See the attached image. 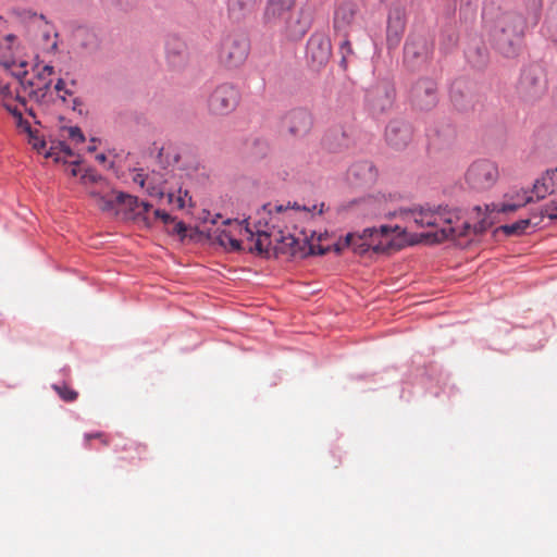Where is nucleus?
<instances>
[{"instance_id":"680f3d73","label":"nucleus","mask_w":557,"mask_h":557,"mask_svg":"<svg viewBox=\"0 0 557 557\" xmlns=\"http://www.w3.org/2000/svg\"><path fill=\"white\" fill-rule=\"evenodd\" d=\"M10 75L13 76L18 83L22 82L28 74L27 70L12 71L9 69Z\"/></svg>"},{"instance_id":"473e14b6","label":"nucleus","mask_w":557,"mask_h":557,"mask_svg":"<svg viewBox=\"0 0 557 557\" xmlns=\"http://www.w3.org/2000/svg\"><path fill=\"white\" fill-rule=\"evenodd\" d=\"M397 231L401 232L404 235H407V233L404 230H401L398 225L392 227L391 225L383 224L380 227H375V232L372 233L371 238H374L376 243L379 240L386 242V239H394V237H392V234ZM395 240L403 244L404 247L406 246L403 238H395Z\"/></svg>"},{"instance_id":"c756f323","label":"nucleus","mask_w":557,"mask_h":557,"mask_svg":"<svg viewBox=\"0 0 557 557\" xmlns=\"http://www.w3.org/2000/svg\"><path fill=\"white\" fill-rule=\"evenodd\" d=\"M79 183L84 186L88 184H97L100 189H107L110 187V182L107 177L99 174L95 168L88 166L79 176Z\"/></svg>"},{"instance_id":"412c9836","label":"nucleus","mask_w":557,"mask_h":557,"mask_svg":"<svg viewBox=\"0 0 557 557\" xmlns=\"http://www.w3.org/2000/svg\"><path fill=\"white\" fill-rule=\"evenodd\" d=\"M540 225L541 219H539L535 209H532L530 212V218L519 219L511 224L499 225L493 231V234L496 235L497 233L502 232L506 237H517L524 235L530 226L536 228L540 227Z\"/></svg>"},{"instance_id":"7ed1b4c3","label":"nucleus","mask_w":557,"mask_h":557,"mask_svg":"<svg viewBox=\"0 0 557 557\" xmlns=\"http://www.w3.org/2000/svg\"><path fill=\"white\" fill-rule=\"evenodd\" d=\"M548 89L545 69L539 63L523 65L516 84L519 100L533 106L540 101Z\"/></svg>"},{"instance_id":"dca6fc26","label":"nucleus","mask_w":557,"mask_h":557,"mask_svg":"<svg viewBox=\"0 0 557 557\" xmlns=\"http://www.w3.org/2000/svg\"><path fill=\"white\" fill-rule=\"evenodd\" d=\"M282 124L289 135L296 138H301L311 131L313 117L307 109L295 108L284 115Z\"/></svg>"},{"instance_id":"7c9ffc66","label":"nucleus","mask_w":557,"mask_h":557,"mask_svg":"<svg viewBox=\"0 0 557 557\" xmlns=\"http://www.w3.org/2000/svg\"><path fill=\"white\" fill-rule=\"evenodd\" d=\"M341 37L342 40L338 44V53L341 55L338 65L342 70L346 71L348 67V63L351 61V59L355 58V52L349 40V35Z\"/></svg>"},{"instance_id":"4c0bfd02","label":"nucleus","mask_w":557,"mask_h":557,"mask_svg":"<svg viewBox=\"0 0 557 557\" xmlns=\"http://www.w3.org/2000/svg\"><path fill=\"white\" fill-rule=\"evenodd\" d=\"M485 211L486 212L484 216L473 224L474 236L484 235L487 232V230L491 228L494 224V221L491 219V213H493V211L490 205L485 206Z\"/></svg>"},{"instance_id":"f03ea898","label":"nucleus","mask_w":557,"mask_h":557,"mask_svg":"<svg viewBox=\"0 0 557 557\" xmlns=\"http://www.w3.org/2000/svg\"><path fill=\"white\" fill-rule=\"evenodd\" d=\"M171 236H177L180 242L184 243L188 239L191 243H210L216 244L230 252H239L244 250L243 242L235 238L230 231L220 227H209L206 231L199 227H191L184 221L180 220L172 231H168Z\"/></svg>"},{"instance_id":"338daca9","label":"nucleus","mask_w":557,"mask_h":557,"mask_svg":"<svg viewBox=\"0 0 557 557\" xmlns=\"http://www.w3.org/2000/svg\"><path fill=\"white\" fill-rule=\"evenodd\" d=\"M435 133L438 137L441 136H444V137H453L454 134H455V129L454 127H451L450 125L447 126V129L442 134L440 131L435 129Z\"/></svg>"},{"instance_id":"4d7b16f0","label":"nucleus","mask_w":557,"mask_h":557,"mask_svg":"<svg viewBox=\"0 0 557 557\" xmlns=\"http://www.w3.org/2000/svg\"><path fill=\"white\" fill-rule=\"evenodd\" d=\"M83 158L81 157V154H77V158L73 161H69L67 164H71L72 165V169L70 171V175L71 176H77L79 174V169L78 166L83 163Z\"/></svg>"},{"instance_id":"c85d7f7f","label":"nucleus","mask_w":557,"mask_h":557,"mask_svg":"<svg viewBox=\"0 0 557 557\" xmlns=\"http://www.w3.org/2000/svg\"><path fill=\"white\" fill-rule=\"evenodd\" d=\"M246 148L249 157L253 160H262L270 152V143L267 138L256 136L247 140Z\"/></svg>"},{"instance_id":"bb28decb","label":"nucleus","mask_w":557,"mask_h":557,"mask_svg":"<svg viewBox=\"0 0 557 557\" xmlns=\"http://www.w3.org/2000/svg\"><path fill=\"white\" fill-rule=\"evenodd\" d=\"M255 7V0H228L227 13L228 17L235 22H242L248 14H250Z\"/></svg>"},{"instance_id":"09e8293b","label":"nucleus","mask_w":557,"mask_h":557,"mask_svg":"<svg viewBox=\"0 0 557 557\" xmlns=\"http://www.w3.org/2000/svg\"><path fill=\"white\" fill-rule=\"evenodd\" d=\"M62 129H66L69 132V137L74 140L76 144H83L86 140V137L81 129L79 126H64Z\"/></svg>"},{"instance_id":"72a5a7b5","label":"nucleus","mask_w":557,"mask_h":557,"mask_svg":"<svg viewBox=\"0 0 557 557\" xmlns=\"http://www.w3.org/2000/svg\"><path fill=\"white\" fill-rule=\"evenodd\" d=\"M103 190L104 189H90L88 196L99 202V209L102 212H111L115 209V206L119 205L116 197L114 199L108 198L103 194Z\"/></svg>"},{"instance_id":"0eeeda50","label":"nucleus","mask_w":557,"mask_h":557,"mask_svg":"<svg viewBox=\"0 0 557 557\" xmlns=\"http://www.w3.org/2000/svg\"><path fill=\"white\" fill-rule=\"evenodd\" d=\"M373 232H375V226L367 227L362 233L352 232L356 238L351 240L350 246L347 248L359 256L368 255L370 257L391 255L404 248V245L395 239L379 240L376 243L374 238H371Z\"/></svg>"},{"instance_id":"e2e57ef3","label":"nucleus","mask_w":557,"mask_h":557,"mask_svg":"<svg viewBox=\"0 0 557 557\" xmlns=\"http://www.w3.org/2000/svg\"><path fill=\"white\" fill-rule=\"evenodd\" d=\"M82 104H83V100H82L81 98H78V97H77V98H74V99L72 100V110H73V111H75V112H77L79 115H84V114H85V112H84L82 109H79V108H78V107H81Z\"/></svg>"},{"instance_id":"58836bf2","label":"nucleus","mask_w":557,"mask_h":557,"mask_svg":"<svg viewBox=\"0 0 557 557\" xmlns=\"http://www.w3.org/2000/svg\"><path fill=\"white\" fill-rule=\"evenodd\" d=\"M539 219H541V222L545 216H547L552 221L557 220V198L550 199L545 205L541 206L540 208L535 209Z\"/></svg>"},{"instance_id":"79ce46f5","label":"nucleus","mask_w":557,"mask_h":557,"mask_svg":"<svg viewBox=\"0 0 557 557\" xmlns=\"http://www.w3.org/2000/svg\"><path fill=\"white\" fill-rule=\"evenodd\" d=\"M33 137L28 138V144L32 146L34 150L37 152H41L47 147V141L44 136H39V132L37 129H33Z\"/></svg>"},{"instance_id":"864d4df0","label":"nucleus","mask_w":557,"mask_h":557,"mask_svg":"<svg viewBox=\"0 0 557 557\" xmlns=\"http://www.w3.org/2000/svg\"><path fill=\"white\" fill-rule=\"evenodd\" d=\"M81 33H85L87 36V38L81 42V46L86 49L92 45V41L96 39V35L83 27H79L77 29V35H79Z\"/></svg>"},{"instance_id":"5701e85b","label":"nucleus","mask_w":557,"mask_h":557,"mask_svg":"<svg viewBox=\"0 0 557 557\" xmlns=\"http://www.w3.org/2000/svg\"><path fill=\"white\" fill-rule=\"evenodd\" d=\"M459 42V33L456 28V23H441L438 34L440 51L443 54L450 53Z\"/></svg>"},{"instance_id":"37998d69","label":"nucleus","mask_w":557,"mask_h":557,"mask_svg":"<svg viewBox=\"0 0 557 557\" xmlns=\"http://www.w3.org/2000/svg\"><path fill=\"white\" fill-rule=\"evenodd\" d=\"M304 244L308 246V255L311 256H324L331 251L330 246H323L321 244H313L310 239L306 238Z\"/></svg>"},{"instance_id":"8fccbe9b","label":"nucleus","mask_w":557,"mask_h":557,"mask_svg":"<svg viewBox=\"0 0 557 557\" xmlns=\"http://www.w3.org/2000/svg\"><path fill=\"white\" fill-rule=\"evenodd\" d=\"M57 146H51L49 149H47L44 153V157L46 159H52L54 163H61V164H67L69 160L65 158H62L59 153H55Z\"/></svg>"},{"instance_id":"603ef678","label":"nucleus","mask_w":557,"mask_h":557,"mask_svg":"<svg viewBox=\"0 0 557 557\" xmlns=\"http://www.w3.org/2000/svg\"><path fill=\"white\" fill-rule=\"evenodd\" d=\"M543 177L554 189L557 188V168L546 170Z\"/></svg>"},{"instance_id":"2f4dec72","label":"nucleus","mask_w":557,"mask_h":557,"mask_svg":"<svg viewBox=\"0 0 557 557\" xmlns=\"http://www.w3.org/2000/svg\"><path fill=\"white\" fill-rule=\"evenodd\" d=\"M116 201L119 205H123L126 208V215L133 219L136 213V209L139 208L140 199L137 196L131 195L125 191L116 193Z\"/></svg>"},{"instance_id":"393cba45","label":"nucleus","mask_w":557,"mask_h":557,"mask_svg":"<svg viewBox=\"0 0 557 557\" xmlns=\"http://www.w3.org/2000/svg\"><path fill=\"white\" fill-rule=\"evenodd\" d=\"M478 18V3L472 0H461L459 8V23L460 26L470 33L476 23Z\"/></svg>"},{"instance_id":"49530a36","label":"nucleus","mask_w":557,"mask_h":557,"mask_svg":"<svg viewBox=\"0 0 557 557\" xmlns=\"http://www.w3.org/2000/svg\"><path fill=\"white\" fill-rule=\"evenodd\" d=\"M153 215L156 220H160L164 225H169L171 223H174V226L176 225L177 218L170 214L168 211L163 209H156L153 211Z\"/></svg>"},{"instance_id":"a878e982","label":"nucleus","mask_w":557,"mask_h":557,"mask_svg":"<svg viewBox=\"0 0 557 557\" xmlns=\"http://www.w3.org/2000/svg\"><path fill=\"white\" fill-rule=\"evenodd\" d=\"M447 214H450V211L448 210V206H442L440 205L435 210L428 207H420L419 209V215L420 218H414V222L420 224L421 226H435L436 225V215L442 218L445 221V218H447Z\"/></svg>"},{"instance_id":"a211bd4d","label":"nucleus","mask_w":557,"mask_h":557,"mask_svg":"<svg viewBox=\"0 0 557 557\" xmlns=\"http://www.w3.org/2000/svg\"><path fill=\"white\" fill-rule=\"evenodd\" d=\"M412 136L411 125L404 120H392L385 128L386 143L395 149H404Z\"/></svg>"},{"instance_id":"a19ab883","label":"nucleus","mask_w":557,"mask_h":557,"mask_svg":"<svg viewBox=\"0 0 557 557\" xmlns=\"http://www.w3.org/2000/svg\"><path fill=\"white\" fill-rule=\"evenodd\" d=\"M354 238H356L354 236V233H347L344 237H341L336 243L329 246L331 247V250L335 251L337 255H341L344 251V249L350 246L351 240Z\"/></svg>"},{"instance_id":"6e6d98bb","label":"nucleus","mask_w":557,"mask_h":557,"mask_svg":"<svg viewBox=\"0 0 557 557\" xmlns=\"http://www.w3.org/2000/svg\"><path fill=\"white\" fill-rule=\"evenodd\" d=\"M122 450H135L138 454V458H140V455L146 450V447L135 442H128L124 444Z\"/></svg>"},{"instance_id":"2eb2a0df","label":"nucleus","mask_w":557,"mask_h":557,"mask_svg":"<svg viewBox=\"0 0 557 557\" xmlns=\"http://www.w3.org/2000/svg\"><path fill=\"white\" fill-rule=\"evenodd\" d=\"M313 13L309 8H300L292 12L285 21V36L288 40H300L311 28Z\"/></svg>"},{"instance_id":"b1692460","label":"nucleus","mask_w":557,"mask_h":557,"mask_svg":"<svg viewBox=\"0 0 557 557\" xmlns=\"http://www.w3.org/2000/svg\"><path fill=\"white\" fill-rule=\"evenodd\" d=\"M349 175L366 184L376 181L377 170L373 162L369 160H360L355 162L348 170Z\"/></svg>"},{"instance_id":"a18cd8bd","label":"nucleus","mask_w":557,"mask_h":557,"mask_svg":"<svg viewBox=\"0 0 557 557\" xmlns=\"http://www.w3.org/2000/svg\"><path fill=\"white\" fill-rule=\"evenodd\" d=\"M140 207L143 208V211L136 212L134 214L133 219L134 220H143L148 227H151L150 219L146 215V213L151 210L152 205L147 200H140L139 208Z\"/></svg>"},{"instance_id":"e433bc0d","label":"nucleus","mask_w":557,"mask_h":557,"mask_svg":"<svg viewBox=\"0 0 557 557\" xmlns=\"http://www.w3.org/2000/svg\"><path fill=\"white\" fill-rule=\"evenodd\" d=\"M543 32L546 34H557V0L552 1L547 8Z\"/></svg>"},{"instance_id":"39448f33","label":"nucleus","mask_w":557,"mask_h":557,"mask_svg":"<svg viewBox=\"0 0 557 557\" xmlns=\"http://www.w3.org/2000/svg\"><path fill=\"white\" fill-rule=\"evenodd\" d=\"M250 52L248 35L242 30H234L225 35L220 42L219 61L227 69H236L244 64Z\"/></svg>"},{"instance_id":"f3484780","label":"nucleus","mask_w":557,"mask_h":557,"mask_svg":"<svg viewBox=\"0 0 557 557\" xmlns=\"http://www.w3.org/2000/svg\"><path fill=\"white\" fill-rule=\"evenodd\" d=\"M165 58L170 67L182 70L188 62V49L185 40L176 34H170L164 42Z\"/></svg>"},{"instance_id":"20e7f679","label":"nucleus","mask_w":557,"mask_h":557,"mask_svg":"<svg viewBox=\"0 0 557 557\" xmlns=\"http://www.w3.org/2000/svg\"><path fill=\"white\" fill-rule=\"evenodd\" d=\"M434 57V40L421 34L409 35L404 46V65L410 72L426 71Z\"/></svg>"},{"instance_id":"3c124183","label":"nucleus","mask_w":557,"mask_h":557,"mask_svg":"<svg viewBox=\"0 0 557 557\" xmlns=\"http://www.w3.org/2000/svg\"><path fill=\"white\" fill-rule=\"evenodd\" d=\"M55 146H57V149L60 152L65 154V157H74V156H76V153L73 150V148L65 140H58Z\"/></svg>"},{"instance_id":"5fc2aeb1","label":"nucleus","mask_w":557,"mask_h":557,"mask_svg":"<svg viewBox=\"0 0 557 557\" xmlns=\"http://www.w3.org/2000/svg\"><path fill=\"white\" fill-rule=\"evenodd\" d=\"M15 124L18 128H21L27 135V137H33L32 134H33L34 128L32 127L30 123L26 119L22 117L21 120L15 122Z\"/></svg>"},{"instance_id":"9d476101","label":"nucleus","mask_w":557,"mask_h":557,"mask_svg":"<svg viewBox=\"0 0 557 557\" xmlns=\"http://www.w3.org/2000/svg\"><path fill=\"white\" fill-rule=\"evenodd\" d=\"M408 98L416 110L431 111L438 103L436 81L429 76L419 77L411 84Z\"/></svg>"},{"instance_id":"423d86ee","label":"nucleus","mask_w":557,"mask_h":557,"mask_svg":"<svg viewBox=\"0 0 557 557\" xmlns=\"http://www.w3.org/2000/svg\"><path fill=\"white\" fill-rule=\"evenodd\" d=\"M270 236L271 235L265 231H258L257 237L248 250L263 258H270L272 255L274 257H278L280 255L297 256L300 243L294 235H281L275 246H272Z\"/></svg>"},{"instance_id":"cd10ccee","label":"nucleus","mask_w":557,"mask_h":557,"mask_svg":"<svg viewBox=\"0 0 557 557\" xmlns=\"http://www.w3.org/2000/svg\"><path fill=\"white\" fill-rule=\"evenodd\" d=\"M295 0H268L263 13L265 23H271L282 16L286 11H289L294 5Z\"/></svg>"},{"instance_id":"c9c22d12","label":"nucleus","mask_w":557,"mask_h":557,"mask_svg":"<svg viewBox=\"0 0 557 557\" xmlns=\"http://www.w3.org/2000/svg\"><path fill=\"white\" fill-rule=\"evenodd\" d=\"M532 201H533V196H523L521 201L503 202L500 205L492 203L490 206H491L493 212L508 213V212H515L518 209L524 207L527 203H530Z\"/></svg>"},{"instance_id":"13d9d810","label":"nucleus","mask_w":557,"mask_h":557,"mask_svg":"<svg viewBox=\"0 0 557 557\" xmlns=\"http://www.w3.org/2000/svg\"><path fill=\"white\" fill-rule=\"evenodd\" d=\"M91 438H99L101 440V443L104 445V446H108L109 445V441L104 437V435L100 432H97V433H87L85 434V440L86 442H89Z\"/></svg>"},{"instance_id":"de8ad7c7","label":"nucleus","mask_w":557,"mask_h":557,"mask_svg":"<svg viewBox=\"0 0 557 557\" xmlns=\"http://www.w3.org/2000/svg\"><path fill=\"white\" fill-rule=\"evenodd\" d=\"M456 3L449 2L444 5L442 13V22L441 23H456L455 14H456Z\"/></svg>"},{"instance_id":"1a4fd4ad","label":"nucleus","mask_w":557,"mask_h":557,"mask_svg":"<svg viewBox=\"0 0 557 557\" xmlns=\"http://www.w3.org/2000/svg\"><path fill=\"white\" fill-rule=\"evenodd\" d=\"M499 176L495 162L480 159L470 164L465 178L468 186L475 191H484L492 188Z\"/></svg>"},{"instance_id":"bf43d9fd","label":"nucleus","mask_w":557,"mask_h":557,"mask_svg":"<svg viewBox=\"0 0 557 557\" xmlns=\"http://www.w3.org/2000/svg\"><path fill=\"white\" fill-rule=\"evenodd\" d=\"M372 201H373L372 197L354 199V200L349 201L348 205L343 206L342 209L347 210L357 203H371Z\"/></svg>"},{"instance_id":"f257e3e1","label":"nucleus","mask_w":557,"mask_h":557,"mask_svg":"<svg viewBox=\"0 0 557 557\" xmlns=\"http://www.w3.org/2000/svg\"><path fill=\"white\" fill-rule=\"evenodd\" d=\"M528 16L515 11L498 13L487 23V35L492 48L506 59L517 58L524 45Z\"/></svg>"},{"instance_id":"9b49d317","label":"nucleus","mask_w":557,"mask_h":557,"mask_svg":"<svg viewBox=\"0 0 557 557\" xmlns=\"http://www.w3.org/2000/svg\"><path fill=\"white\" fill-rule=\"evenodd\" d=\"M332 57V42L324 32H314L306 45V62L310 70L320 72L330 62Z\"/></svg>"},{"instance_id":"f8f14e48","label":"nucleus","mask_w":557,"mask_h":557,"mask_svg":"<svg viewBox=\"0 0 557 557\" xmlns=\"http://www.w3.org/2000/svg\"><path fill=\"white\" fill-rule=\"evenodd\" d=\"M239 101V89L231 83H223L209 95L208 108L214 115H227L237 108Z\"/></svg>"},{"instance_id":"c03bdc74","label":"nucleus","mask_w":557,"mask_h":557,"mask_svg":"<svg viewBox=\"0 0 557 557\" xmlns=\"http://www.w3.org/2000/svg\"><path fill=\"white\" fill-rule=\"evenodd\" d=\"M53 389L58 393V395L64 401H74L78 396L76 391L67 387L66 385H63V386L53 385Z\"/></svg>"},{"instance_id":"4be33fe9","label":"nucleus","mask_w":557,"mask_h":557,"mask_svg":"<svg viewBox=\"0 0 557 557\" xmlns=\"http://www.w3.org/2000/svg\"><path fill=\"white\" fill-rule=\"evenodd\" d=\"M465 57L471 67L478 71H483L490 61L488 49L481 39L473 40L467 46Z\"/></svg>"},{"instance_id":"6e6552de","label":"nucleus","mask_w":557,"mask_h":557,"mask_svg":"<svg viewBox=\"0 0 557 557\" xmlns=\"http://www.w3.org/2000/svg\"><path fill=\"white\" fill-rule=\"evenodd\" d=\"M476 83L468 76H459L449 85V100L454 109L460 113L474 110L479 101Z\"/></svg>"},{"instance_id":"052dcab7","label":"nucleus","mask_w":557,"mask_h":557,"mask_svg":"<svg viewBox=\"0 0 557 557\" xmlns=\"http://www.w3.org/2000/svg\"><path fill=\"white\" fill-rule=\"evenodd\" d=\"M146 180H147V175L143 173V170L141 169L137 170V173L134 176L133 181L136 184H138L140 187H144Z\"/></svg>"},{"instance_id":"69168bd1","label":"nucleus","mask_w":557,"mask_h":557,"mask_svg":"<svg viewBox=\"0 0 557 557\" xmlns=\"http://www.w3.org/2000/svg\"><path fill=\"white\" fill-rule=\"evenodd\" d=\"M135 4H136V0H132V2H126L125 4L123 3L122 0H117L116 1V5L121 10H124V11H127V10L132 9Z\"/></svg>"},{"instance_id":"aec40b11","label":"nucleus","mask_w":557,"mask_h":557,"mask_svg":"<svg viewBox=\"0 0 557 557\" xmlns=\"http://www.w3.org/2000/svg\"><path fill=\"white\" fill-rule=\"evenodd\" d=\"M406 27V17L400 10H394L388 14L386 27V45L388 50L395 49L400 44Z\"/></svg>"},{"instance_id":"ea45409f","label":"nucleus","mask_w":557,"mask_h":557,"mask_svg":"<svg viewBox=\"0 0 557 557\" xmlns=\"http://www.w3.org/2000/svg\"><path fill=\"white\" fill-rule=\"evenodd\" d=\"M554 188L548 182L544 181V177L535 180L532 188V194L536 196L537 200L544 199L547 194H553Z\"/></svg>"},{"instance_id":"0e129e2a","label":"nucleus","mask_w":557,"mask_h":557,"mask_svg":"<svg viewBox=\"0 0 557 557\" xmlns=\"http://www.w3.org/2000/svg\"><path fill=\"white\" fill-rule=\"evenodd\" d=\"M11 98L12 97V90L10 84H5L2 87H0V98Z\"/></svg>"},{"instance_id":"f704fd0d","label":"nucleus","mask_w":557,"mask_h":557,"mask_svg":"<svg viewBox=\"0 0 557 557\" xmlns=\"http://www.w3.org/2000/svg\"><path fill=\"white\" fill-rule=\"evenodd\" d=\"M530 23L534 26L542 17L543 0H522Z\"/></svg>"},{"instance_id":"6ab92c4d","label":"nucleus","mask_w":557,"mask_h":557,"mask_svg":"<svg viewBox=\"0 0 557 557\" xmlns=\"http://www.w3.org/2000/svg\"><path fill=\"white\" fill-rule=\"evenodd\" d=\"M350 144V133L343 125H334L330 127L322 138L323 148L333 153L347 149Z\"/></svg>"},{"instance_id":"774afa93","label":"nucleus","mask_w":557,"mask_h":557,"mask_svg":"<svg viewBox=\"0 0 557 557\" xmlns=\"http://www.w3.org/2000/svg\"><path fill=\"white\" fill-rule=\"evenodd\" d=\"M21 85V87L26 90L28 88H32L34 86V81L33 79H26L24 78L22 82L18 83Z\"/></svg>"},{"instance_id":"4468645a","label":"nucleus","mask_w":557,"mask_h":557,"mask_svg":"<svg viewBox=\"0 0 557 557\" xmlns=\"http://www.w3.org/2000/svg\"><path fill=\"white\" fill-rule=\"evenodd\" d=\"M359 14V4L354 0H343L335 4L332 26L335 36H346Z\"/></svg>"},{"instance_id":"ddd939ff","label":"nucleus","mask_w":557,"mask_h":557,"mask_svg":"<svg viewBox=\"0 0 557 557\" xmlns=\"http://www.w3.org/2000/svg\"><path fill=\"white\" fill-rule=\"evenodd\" d=\"M445 223L448 226L442 227L435 232H426L421 234H411L410 238L406 240L407 245H416L422 242V238L430 244L442 243L447 239H455L459 237H468L473 234V225L465 221L461 226H451L453 218L449 215L445 218Z\"/></svg>"}]
</instances>
